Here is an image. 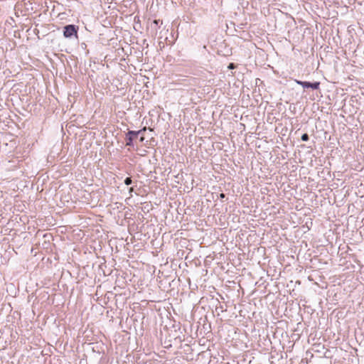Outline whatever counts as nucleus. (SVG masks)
<instances>
[{
  "instance_id": "1",
  "label": "nucleus",
  "mask_w": 364,
  "mask_h": 364,
  "mask_svg": "<svg viewBox=\"0 0 364 364\" xmlns=\"http://www.w3.org/2000/svg\"><path fill=\"white\" fill-rule=\"evenodd\" d=\"M146 127H144L143 129L139 131H129L126 134V145L128 146H134V140L141 134V132H146Z\"/></svg>"
},
{
  "instance_id": "3",
  "label": "nucleus",
  "mask_w": 364,
  "mask_h": 364,
  "mask_svg": "<svg viewBox=\"0 0 364 364\" xmlns=\"http://www.w3.org/2000/svg\"><path fill=\"white\" fill-rule=\"evenodd\" d=\"M295 82L303 87L304 89L311 88L312 90H318L320 87V82H308L294 80Z\"/></svg>"
},
{
  "instance_id": "5",
  "label": "nucleus",
  "mask_w": 364,
  "mask_h": 364,
  "mask_svg": "<svg viewBox=\"0 0 364 364\" xmlns=\"http://www.w3.org/2000/svg\"><path fill=\"white\" fill-rule=\"evenodd\" d=\"M124 183L127 185V186H129L132 183V178L130 177H127L124 179Z\"/></svg>"
},
{
  "instance_id": "9",
  "label": "nucleus",
  "mask_w": 364,
  "mask_h": 364,
  "mask_svg": "<svg viewBox=\"0 0 364 364\" xmlns=\"http://www.w3.org/2000/svg\"><path fill=\"white\" fill-rule=\"evenodd\" d=\"M144 140V137L143 136H141L140 137V141H141V142H142Z\"/></svg>"
},
{
  "instance_id": "7",
  "label": "nucleus",
  "mask_w": 364,
  "mask_h": 364,
  "mask_svg": "<svg viewBox=\"0 0 364 364\" xmlns=\"http://www.w3.org/2000/svg\"><path fill=\"white\" fill-rule=\"evenodd\" d=\"M218 198L223 199L225 198V194L223 193H220V195L218 196Z\"/></svg>"
},
{
  "instance_id": "4",
  "label": "nucleus",
  "mask_w": 364,
  "mask_h": 364,
  "mask_svg": "<svg viewBox=\"0 0 364 364\" xmlns=\"http://www.w3.org/2000/svg\"><path fill=\"white\" fill-rule=\"evenodd\" d=\"M301 139L303 141H309V134H306V133L303 134L301 135Z\"/></svg>"
},
{
  "instance_id": "2",
  "label": "nucleus",
  "mask_w": 364,
  "mask_h": 364,
  "mask_svg": "<svg viewBox=\"0 0 364 364\" xmlns=\"http://www.w3.org/2000/svg\"><path fill=\"white\" fill-rule=\"evenodd\" d=\"M78 26L74 24H68L63 27V36L70 38L73 36L77 37Z\"/></svg>"
},
{
  "instance_id": "8",
  "label": "nucleus",
  "mask_w": 364,
  "mask_h": 364,
  "mask_svg": "<svg viewBox=\"0 0 364 364\" xmlns=\"http://www.w3.org/2000/svg\"><path fill=\"white\" fill-rule=\"evenodd\" d=\"M133 191H134V188L133 187L129 188V193L131 194Z\"/></svg>"
},
{
  "instance_id": "6",
  "label": "nucleus",
  "mask_w": 364,
  "mask_h": 364,
  "mask_svg": "<svg viewBox=\"0 0 364 364\" xmlns=\"http://www.w3.org/2000/svg\"><path fill=\"white\" fill-rule=\"evenodd\" d=\"M235 68H236V65L233 63H230L228 66V68L230 70L235 69Z\"/></svg>"
}]
</instances>
